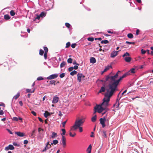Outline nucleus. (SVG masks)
<instances>
[{
  "mask_svg": "<svg viewBox=\"0 0 153 153\" xmlns=\"http://www.w3.org/2000/svg\"><path fill=\"white\" fill-rule=\"evenodd\" d=\"M13 145H14L15 146H16L18 147L19 146V145L17 143H15V142L13 143Z\"/></svg>",
  "mask_w": 153,
  "mask_h": 153,
  "instance_id": "61",
  "label": "nucleus"
},
{
  "mask_svg": "<svg viewBox=\"0 0 153 153\" xmlns=\"http://www.w3.org/2000/svg\"><path fill=\"white\" fill-rule=\"evenodd\" d=\"M103 132V136H104L105 137H107V135L106 134V132L105 131H102Z\"/></svg>",
  "mask_w": 153,
  "mask_h": 153,
  "instance_id": "48",
  "label": "nucleus"
},
{
  "mask_svg": "<svg viewBox=\"0 0 153 153\" xmlns=\"http://www.w3.org/2000/svg\"><path fill=\"white\" fill-rule=\"evenodd\" d=\"M105 68L103 72H105L107 71L108 70L110 69V68H112V67L111 65H108L106 67H105Z\"/></svg>",
  "mask_w": 153,
  "mask_h": 153,
  "instance_id": "19",
  "label": "nucleus"
},
{
  "mask_svg": "<svg viewBox=\"0 0 153 153\" xmlns=\"http://www.w3.org/2000/svg\"><path fill=\"white\" fill-rule=\"evenodd\" d=\"M127 37L129 38L132 39L133 38V35L132 33H129L127 34Z\"/></svg>",
  "mask_w": 153,
  "mask_h": 153,
  "instance_id": "29",
  "label": "nucleus"
},
{
  "mask_svg": "<svg viewBox=\"0 0 153 153\" xmlns=\"http://www.w3.org/2000/svg\"><path fill=\"white\" fill-rule=\"evenodd\" d=\"M58 76V74H52L47 77V79L48 80H51L52 79L56 78Z\"/></svg>",
  "mask_w": 153,
  "mask_h": 153,
  "instance_id": "7",
  "label": "nucleus"
},
{
  "mask_svg": "<svg viewBox=\"0 0 153 153\" xmlns=\"http://www.w3.org/2000/svg\"><path fill=\"white\" fill-rule=\"evenodd\" d=\"M77 73V71L74 70L70 73V75L71 76H73L74 75L76 74Z\"/></svg>",
  "mask_w": 153,
  "mask_h": 153,
  "instance_id": "30",
  "label": "nucleus"
},
{
  "mask_svg": "<svg viewBox=\"0 0 153 153\" xmlns=\"http://www.w3.org/2000/svg\"><path fill=\"white\" fill-rule=\"evenodd\" d=\"M50 83L51 85L53 84L54 85H56V84L55 83V82H56V81L54 80H51L50 81Z\"/></svg>",
  "mask_w": 153,
  "mask_h": 153,
  "instance_id": "38",
  "label": "nucleus"
},
{
  "mask_svg": "<svg viewBox=\"0 0 153 153\" xmlns=\"http://www.w3.org/2000/svg\"><path fill=\"white\" fill-rule=\"evenodd\" d=\"M52 113H49L47 111H45V113L44 114V117L47 118L48 116H50Z\"/></svg>",
  "mask_w": 153,
  "mask_h": 153,
  "instance_id": "17",
  "label": "nucleus"
},
{
  "mask_svg": "<svg viewBox=\"0 0 153 153\" xmlns=\"http://www.w3.org/2000/svg\"><path fill=\"white\" fill-rule=\"evenodd\" d=\"M44 53V51L41 49L39 50V54L41 56H42Z\"/></svg>",
  "mask_w": 153,
  "mask_h": 153,
  "instance_id": "36",
  "label": "nucleus"
},
{
  "mask_svg": "<svg viewBox=\"0 0 153 153\" xmlns=\"http://www.w3.org/2000/svg\"><path fill=\"white\" fill-rule=\"evenodd\" d=\"M109 42L107 40H102L101 42L102 44H107Z\"/></svg>",
  "mask_w": 153,
  "mask_h": 153,
  "instance_id": "37",
  "label": "nucleus"
},
{
  "mask_svg": "<svg viewBox=\"0 0 153 153\" xmlns=\"http://www.w3.org/2000/svg\"><path fill=\"white\" fill-rule=\"evenodd\" d=\"M58 143V141L56 140H54L53 141V143H51V144L53 145V144L54 145H56Z\"/></svg>",
  "mask_w": 153,
  "mask_h": 153,
  "instance_id": "33",
  "label": "nucleus"
},
{
  "mask_svg": "<svg viewBox=\"0 0 153 153\" xmlns=\"http://www.w3.org/2000/svg\"><path fill=\"white\" fill-rule=\"evenodd\" d=\"M72 61L73 59H72L71 58H69L68 59L67 62L68 63H72Z\"/></svg>",
  "mask_w": 153,
  "mask_h": 153,
  "instance_id": "39",
  "label": "nucleus"
},
{
  "mask_svg": "<svg viewBox=\"0 0 153 153\" xmlns=\"http://www.w3.org/2000/svg\"><path fill=\"white\" fill-rule=\"evenodd\" d=\"M65 25L68 28L70 27L71 25H70L68 23H65Z\"/></svg>",
  "mask_w": 153,
  "mask_h": 153,
  "instance_id": "51",
  "label": "nucleus"
},
{
  "mask_svg": "<svg viewBox=\"0 0 153 153\" xmlns=\"http://www.w3.org/2000/svg\"><path fill=\"white\" fill-rule=\"evenodd\" d=\"M70 136L72 137H74L75 135H76V134L75 133H74V134H72V133L71 132H70L69 133Z\"/></svg>",
  "mask_w": 153,
  "mask_h": 153,
  "instance_id": "47",
  "label": "nucleus"
},
{
  "mask_svg": "<svg viewBox=\"0 0 153 153\" xmlns=\"http://www.w3.org/2000/svg\"><path fill=\"white\" fill-rule=\"evenodd\" d=\"M77 80L79 82H81V79L82 78H84L85 76L82 74L78 73L77 74Z\"/></svg>",
  "mask_w": 153,
  "mask_h": 153,
  "instance_id": "9",
  "label": "nucleus"
},
{
  "mask_svg": "<svg viewBox=\"0 0 153 153\" xmlns=\"http://www.w3.org/2000/svg\"><path fill=\"white\" fill-rule=\"evenodd\" d=\"M124 94V93L123 92L122 94H121V96L119 98V99H118V98L117 99V102L114 105V107L115 106H116L117 107H118L119 105V101L121 97L123 95V94Z\"/></svg>",
  "mask_w": 153,
  "mask_h": 153,
  "instance_id": "11",
  "label": "nucleus"
},
{
  "mask_svg": "<svg viewBox=\"0 0 153 153\" xmlns=\"http://www.w3.org/2000/svg\"><path fill=\"white\" fill-rule=\"evenodd\" d=\"M97 119V115L95 114L94 116L91 118V121L92 122H95L96 121Z\"/></svg>",
  "mask_w": 153,
  "mask_h": 153,
  "instance_id": "25",
  "label": "nucleus"
},
{
  "mask_svg": "<svg viewBox=\"0 0 153 153\" xmlns=\"http://www.w3.org/2000/svg\"><path fill=\"white\" fill-rule=\"evenodd\" d=\"M140 32V30L139 29H137L136 31V34L137 35L139 34V33Z\"/></svg>",
  "mask_w": 153,
  "mask_h": 153,
  "instance_id": "64",
  "label": "nucleus"
},
{
  "mask_svg": "<svg viewBox=\"0 0 153 153\" xmlns=\"http://www.w3.org/2000/svg\"><path fill=\"white\" fill-rule=\"evenodd\" d=\"M44 79V78L42 76H39L37 77V80L38 81H40L41 80H43Z\"/></svg>",
  "mask_w": 153,
  "mask_h": 153,
  "instance_id": "46",
  "label": "nucleus"
},
{
  "mask_svg": "<svg viewBox=\"0 0 153 153\" xmlns=\"http://www.w3.org/2000/svg\"><path fill=\"white\" fill-rule=\"evenodd\" d=\"M47 53H44V58L45 59H47Z\"/></svg>",
  "mask_w": 153,
  "mask_h": 153,
  "instance_id": "56",
  "label": "nucleus"
},
{
  "mask_svg": "<svg viewBox=\"0 0 153 153\" xmlns=\"http://www.w3.org/2000/svg\"><path fill=\"white\" fill-rule=\"evenodd\" d=\"M67 120H66V121H65L62 123V127L64 128L65 127V124L67 122Z\"/></svg>",
  "mask_w": 153,
  "mask_h": 153,
  "instance_id": "54",
  "label": "nucleus"
},
{
  "mask_svg": "<svg viewBox=\"0 0 153 153\" xmlns=\"http://www.w3.org/2000/svg\"><path fill=\"white\" fill-rule=\"evenodd\" d=\"M146 51L144 50L143 49H142L141 50V53L142 54H144L146 53Z\"/></svg>",
  "mask_w": 153,
  "mask_h": 153,
  "instance_id": "50",
  "label": "nucleus"
},
{
  "mask_svg": "<svg viewBox=\"0 0 153 153\" xmlns=\"http://www.w3.org/2000/svg\"><path fill=\"white\" fill-rule=\"evenodd\" d=\"M111 73L109 75H108L106 76L105 81V82L109 81V80H110L111 81V82H110V83L111 82H114L116 81L115 79H116V78L114 76H110V74H111Z\"/></svg>",
  "mask_w": 153,
  "mask_h": 153,
  "instance_id": "4",
  "label": "nucleus"
},
{
  "mask_svg": "<svg viewBox=\"0 0 153 153\" xmlns=\"http://www.w3.org/2000/svg\"><path fill=\"white\" fill-rule=\"evenodd\" d=\"M96 62V59L94 57H91L90 59V62L91 63H94Z\"/></svg>",
  "mask_w": 153,
  "mask_h": 153,
  "instance_id": "22",
  "label": "nucleus"
},
{
  "mask_svg": "<svg viewBox=\"0 0 153 153\" xmlns=\"http://www.w3.org/2000/svg\"><path fill=\"white\" fill-rule=\"evenodd\" d=\"M73 69H74L76 70L78 68V66L77 65H75L73 67Z\"/></svg>",
  "mask_w": 153,
  "mask_h": 153,
  "instance_id": "63",
  "label": "nucleus"
},
{
  "mask_svg": "<svg viewBox=\"0 0 153 153\" xmlns=\"http://www.w3.org/2000/svg\"><path fill=\"white\" fill-rule=\"evenodd\" d=\"M31 113L35 116H36V113L33 111H32L31 112Z\"/></svg>",
  "mask_w": 153,
  "mask_h": 153,
  "instance_id": "60",
  "label": "nucleus"
},
{
  "mask_svg": "<svg viewBox=\"0 0 153 153\" xmlns=\"http://www.w3.org/2000/svg\"><path fill=\"white\" fill-rule=\"evenodd\" d=\"M43 49L45 51V53H47L48 51V49L46 47H43Z\"/></svg>",
  "mask_w": 153,
  "mask_h": 153,
  "instance_id": "41",
  "label": "nucleus"
},
{
  "mask_svg": "<svg viewBox=\"0 0 153 153\" xmlns=\"http://www.w3.org/2000/svg\"><path fill=\"white\" fill-rule=\"evenodd\" d=\"M73 64L74 65H79V64L76 62V61L75 60H74L73 62Z\"/></svg>",
  "mask_w": 153,
  "mask_h": 153,
  "instance_id": "55",
  "label": "nucleus"
},
{
  "mask_svg": "<svg viewBox=\"0 0 153 153\" xmlns=\"http://www.w3.org/2000/svg\"><path fill=\"white\" fill-rule=\"evenodd\" d=\"M46 15V14L44 12H42L39 15L41 17H42L43 16H44Z\"/></svg>",
  "mask_w": 153,
  "mask_h": 153,
  "instance_id": "43",
  "label": "nucleus"
},
{
  "mask_svg": "<svg viewBox=\"0 0 153 153\" xmlns=\"http://www.w3.org/2000/svg\"><path fill=\"white\" fill-rule=\"evenodd\" d=\"M61 130L62 131V134H61L62 135H64L65 134L66 131L65 130L64 128L62 129Z\"/></svg>",
  "mask_w": 153,
  "mask_h": 153,
  "instance_id": "45",
  "label": "nucleus"
},
{
  "mask_svg": "<svg viewBox=\"0 0 153 153\" xmlns=\"http://www.w3.org/2000/svg\"><path fill=\"white\" fill-rule=\"evenodd\" d=\"M78 128H79V131L80 132H82V131L83 130L82 128V127L79 126Z\"/></svg>",
  "mask_w": 153,
  "mask_h": 153,
  "instance_id": "59",
  "label": "nucleus"
},
{
  "mask_svg": "<svg viewBox=\"0 0 153 153\" xmlns=\"http://www.w3.org/2000/svg\"><path fill=\"white\" fill-rule=\"evenodd\" d=\"M6 129L10 133V134H13V133L11 131H10V129H7V128Z\"/></svg>",
  "mask_w": 153,
  "mask_h": 153,
  "instance_id": "62",
  "label": "nucleus"
},
{
  "mask_svg": "<svg viewBox=\"0 0 153 153\" xmlns=\"http://www.w3.org/2000/svg\"><path fill=\"white\" fill-rule=\"evenodd\" d=\"M17 63L15 61H12L10 63V67H13L15 65V64H16Z\"/></svg>",
  "mask_w": 153,
  "mask_h": 153,
  "instance_id": "24",
  "label": "nucleus"
},
{
  "mask_svg": "<svg viewBox=\"0 0 153 153\" xmlns=\"http://www.w3.org/2000/svg\"><path fill=\"white\" fill-rule=\"evenodd\" d=\"M138 68L137 67H135L134 68L131 69L128 72H129V75L130 73L134 74L135 73L136 71L137 70Z\"/></svg>",
  "mask_w": 153,
  "mask_h": 153,
  "instance_id": "12",
  "label": "nucleus"
},
{
  "mask_svg": "<svg viewBox=\"0 0 153 153\" xmlns=\"http://www.w3.org/2000/svg\"><path fill=\"white\" fill-rule=\"evenodd\" d=\"M123 79L122 77H121L119 79L116 80L115 82L110 83L108 85V89L114 93L118 90L117 89V86L120 82Z\"/></svg>",
  "mask_w": 153,
  "mask_h": 153,
  "instance_id": "2",
  "label": "nucleus"
},
{
  "mask_svg": "<svg viewBox=\"0 0 153 153\" xmlns=\"http://www.w3.org/2000/svg\"><path fill=\"white\" fill-rule=\"evenodd\" d=\"M41 17L40 16V15H37V17L35 18V19H34L33 21H35L36 19H38V20H39Z\"/></svg>",
  "mask_w": 153,
  "mask_h": 153,
  "instance_id": "53",
  "label": "nucleus"
},
{
  "mask_svg": "<svg viewBox=\"0 0 153 153\" xmlns=\"http://www.w3.org/2000/svg\"><path fill=\"white\" fill-rule=\"evenodd\" d=\"M98 106H96L94 107V114H95V113L97 111V110L98 109Z\"/></svg>",
  "mask_w": 153,
  "mask_h": 153,
  "instance_id": "35",
  "label": "nucleus"
},
{
  "mask_svg": "<svg viewBox=\"0 0 153 153\" xmlns=\"http://www.w3.org/2000/svg\"><path fill=\"white\" fill-rule=\"evenodd\" d=\"M62 145L63 147H65L66 146V139L65 137L63 135L62 136Z\"/></svg>",
  "mask_w": 153,
  "mask_h": 153,
  "instance_id": "8",
  "label": "nucleus"
},
{
  "mask_svg": "<svg viewBox=\"0 0 153 153\" xmlns=\"http://www.w3.org/2000/svg\"><path fill=\"white\" fill-rule=\"evenodd\" d=\"M28 141L27 140H25L24 141V144H27L28 143Z\"/></svg>",
  "mask_w": 153,
  "mask_h": 153,
  "instance_id": "58",
  "label": "nucleus"
},
{
  "mask_svg": "<svg viewBox=\"0 0 153 153\" xmlns=\"http://www.w3.org/2000/svg\"><path fill=\"white\" fill-rule=\"evenodd\" d=\"M15 134L19 137H22L25 136L24 133L20 131L16 132H15Z\"/></svg>",
  "mask_w": 153,
  "mask_h": 153,
  "instance_id": "14",
  "label": "nucleus"
},
{
  "mask_svg": "<svg viewBox=\"0 0 153 153\" xmlns=\"http://www.w3.org/2000/svg\"><path fill=\"white\" fill-rule=\"evenodd\" d=\"M10 14L11 16H13L15 15V12L13 10H12L10 11Z\"/></svg>",
  "mask_w": 153,
  "mask_h": 153,
  "instance_id": "32",
  "label": "nucleus"
},
{
  "mask_svg": "<svg viewBox=\"0 0 153 153\" xmlns=\"http://www.w3.org/2000/svg\"><path fill=\"white\" fill-rule=\"evenodd\" d=\"M73 67H71L69 68L68 71H72L73 70Z\"/></svg>",
  "mask_w": 153,
  "mask_h": 153,
  "instance_id": "57",
  "label": "nucleus"
},
{
  "mask_svg": "<svg viewBox=\"0 0 153 153\" xmlns=\"http://www.w3.org/2000/svg\"><path fill=\"white\" fill-rule=\"evenodd\" d=\"M44 137V134L43 133H39L37 135V138L40 140H42Z\"/></svg>",
  "mask_w": 153,
  "mask_h": 153,
  "instance_id": "15",
  "label": "nucleus"
},
{
  "mask_svg": "<svg viewBox=\"0 0 153 153\" xmlns=\"http://www.w3.org/2000/svg\"><path fill=\"white\" fill-rule=\"evenodd\" d=\"M10 17L9 15L8 14L5 15L4 16V18L6 20H8L10 19Z\"/></svg>",
  "mask_w": 153,
  "mask_h": 153,
  "instance_id": "26",
  "label": "nucleus"
},
{
  "mask_svg": "<svg viewBox=\"0 0 153 153\" xmlns=\"http://www.w3.org/2000/svg\"><path fill=\"white\" fill-rule=\"evenodd\" d=\"M76 45V44L75 43L72 44L71 46L72 48H75Z\"/></svg>",
  "mask_w": 153,
  "mask_h": 153,
  "instance_id": "52",
  "label": "nucleus"
},
{
  "mask_svg": "<svg viewBox=\"0 0 153 153\" xmlns=\"http://www.w3.org/2000/svg\"><path fill=\"white\" fill-rule=\"evenodd\" d=\"M20 95L19 93H18L16 95H15L13 97V98L15 100L17 99L19 97Z\"/></svg>",
  "mask_w": 153,
  "mask_h": 153,
  "instance_id": "31",
  "label": "nucleus"
},
{
  "mask_svg": "<svg viewBox=\"0 0 153 153\" xmlns=\"http://www.w3.org/2000/svg\"><path fill=\"white\" fill-rule=\"evenodd\" d=\"M106 92L105 93V97L103 99V102L101 105L106 108L109 105L108 102L110 101V98L114 93V92L110 90L108 88L106 89Z\"/></svg>",
  "mask_w": 153,
  "mask_h": 153,
  "instance_id": "1",
  "label": "nucleus"
},
{
  "mask_svg": "<svg viewBox=\"0 0 153 153\" xmlns=\"http://www.w3.org/2000/svg\"><path fill=\"white\" fill-rule=\"evenodd\" d=\"M59 98L58 97H54L52 101L53 103H57L58 102Z\"/></svg>",
  "mask_w": 153,
  "mask_h": 153,
  "instance_id": "16",
  "label": "nucleus"
},
{
  "mask_svg": "<svg viewBox=\"0 0 153 153\" xmlns=\"http://www.w3.org/2000/svg\"><path fill=\"white\" fill-rule=\"evenodd\" d=\"M96 106H98V108L97 110V112L99 113H101L103 110H108V108H104L101 105H97Z\"/></svg>",
  "mask_w": 153,
  "mask_h": 153,
  "instance_id": "5",
  "label": "nucleus"
},
{
  "mask_svg": "<svg viewBox=\"0 0 153 153\" xmlns=\"http://www.w3.org/2000/svg\"><path fill=\"white\" fill-rule=\"evenodd\" d=\"M66 63L65 62L63 61L60 64V67L61 68H63L64 67L65 65H66Z\"/></svg>",
  "mask_w": 153,
  "mask_h": 153,
  "instance_id": "27",
  "label": "nucleus"
},
{
  "mask_svg": "<svg viewBox=\"0 0 153 153\" xmlns=\"http://www.w3.org/2000/svg\"><path fill=\"white\" fill-rule=\"evenodd\" d=\"M105 90V88L104 86L102 87L99 91V93H101L102 92H104Z\"/></svg>",
  "mask_w": 153,
  "mask_h": 153,
  "instance_id": "23",
  "label": "nucleus"
},
{
  "mask_svg": "<svg viewBox=\"0 0 153 153\" xmlns=\"http://www.w3.org/2000/svg\"><path fill=\"white\" fill-rule=\"evenodd\" d=\"M87 39L89 41L93 42L94 40V38L93 37H89Z\"/></svg>",
  "mask_w": 153,
  "mask_h": 153,
  "instance_id": "40",
  "label": "nucleus"
},
{
  "mask_svg": "<svg viewBox=\"0 0 153 153\" xmlns=\"http://www.w3.org/2000/svg\"><path fill=\"white\" fill-rule=\"evenodd\" d=\"M129 75V72H127L123 74L121 77L123 79Z\"/></svg>",
  "mask_w": 153,
  "mask_h": 153,
  "instance_id": "28",
  "label": "nucleus"
},
{
  "mask_svg": "<svg viewBox=\"0 0 153 153\" xmlns=\"http://www.w3.org/2000/svg\"><path fill=\"white\" fill-rule=\"evenodd\" d=\"M131 58L129 57H126L125 58V61L127 62H130L131 60Z\"/></svg>",
  "mask_w": 153,
  "mask_h": 153,
  "instance_id": "21",
  "label": "nucleus"
},
{
  "mask_svg": "<svg viewBox=\"0 0 153 153\" xmlns=\"http://www.w3.org/2000/svg\"><path fill=\"white\" fill-rule=\"evenodd\" d=\"M70 45H71V43H70V42H67L66 44V46H65V48H67L69 47L70 46Z\"/></svg>",
  "mask_w": 153,
  "mask_h": 153,
  "instance_id": "42",
  "label": "nucleus"
},
{
  "mask_svg": "<svg viewBox=\"0 0 153 153\" xmlns=\"http://www.w3.org/2000/svg\"><path fill=\"white\" fill-rule=\"evenodd\" d=\"M57 137V135L56 133L52 132V135L51 137L53 138L54 139L56 138V137Z\"/></svg>",
  "mask_w": 153,
  "mask_h": 153,
  "instance_id": "18",
  "label": "nucleus"
},
{
  "mask_svg": "<svg viewBox=\"0 0 153 153\" xmlns=\"http://www.w3.org/2000/svg\"><path fill=\"white\" fill-rule=\"evenodd\" d=\"M129 55L130 54L126 52L123 55V57H124L126 56H129Z\"/></svg>",
  "mask_w": 153,
  "mask_h": 153,
  "instance_id": "44",
  "label": "nucleus"
},
{
  "mask_svg": "<svg viewBox=\"0 0 153 153\" xmlns=\"http://www.w3.org/2000/svg\"><path fill=\"white\" fill-rule=\"evenodd\" d=\"M65 73H62L59 76L61 78H62L65 76Z\"/></svg>",
  "mask_w": 153,
  "mask_h": 153,
  "instance_id": "49",
  "label": "nucleus"
},
{
  "mask_svg": "<svg viewBox=\"0 0 153 153\" xmlns=\"http://www.w3.org/2000/svg\"><path fill=\"white\" fill-rule=\"evenodd\" d=\"M121 50L118 51H112L111 54V57L112 58H114L116 56L118 55V52Z\"/></svg>",
  "mask_w": 153,
  "mask_h": 153,
  "instance_id": "10",
  "label": "nucleus"
},
{
  "mask_svg": "<svg viewBox=\"0 0 153 153\" xmlns=\"http://www.w3.org/2000/svg\"><path fill=\"white\" fill-rule=\"evenodd\" d=\"M92 146L90 144L89 145V146L87 149V153H91V150Z\"/></svg>",
  "mask_w": 153,
  "mask_h": 153,
  "instance_id": "20",
  "label": "nucleus"
},
{
  "mask_svg": "<svg viewBox=\"0 0 153 153\" xmlns=\"http://www.w3.org/2000/svg\"><path fill=\"white\" fill-rule=\"evenodd\" d=\"M105 121L106 118L105 117H104L103 118H101L100 119V123L102 125V128H104L105 126Z\"/></svg>",
  "mask_w": 153,
  "mask_h": 153,
  "instance_id": "6",
  "label": "nucleus"
},
{
  "mask_svg": "<svg viewBox=\"0 0 153 153\" xmlns=\"http://www.w3.org/2000/svg\"><path fill=\"white\" fill-rule=\"evenodd\" d=\"M85 118L84 117H82V119L79 120H76L74 125L71 129V130H75L78 128L79 127L82 126L85 121Z\"/></svg>",
  "mask_w": 153,
  "mask_h": 153,
  "instance_id": "3",
  "label": "nucleus"
},
{
  "mask_svg": "<svg viewBox=\"0 0 153 153\" xmlns=\"http://www.w3.org/2000/svg\"><path fill=\"white\" fill-rule=\"evenodd\" d=\"M14 147L12 145H9L8 146L6 147L5 148L6 150H13Z\"/></svg>",
  "mask_w": 153,
  "mask_h": 153,
  "instance_id": "13",
  "label": "nucleus"
},
{
  "mask_svg": "<svg viewBox=\"0 0 153 153\" xmlns=\"http://www.w3.org/2000/svg\"><path fill=\"white\" fill-rule=\"evenodd\" d=\"M38 131L39 133H43L44 130L41 128H39L38 129Z\"/></svg>",
  "mask_w": 153,
  "mask_h": 153,
  "instance_id": "34",
  "label": "nucleus"
}]
</instances>
